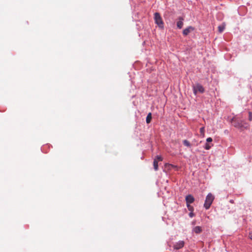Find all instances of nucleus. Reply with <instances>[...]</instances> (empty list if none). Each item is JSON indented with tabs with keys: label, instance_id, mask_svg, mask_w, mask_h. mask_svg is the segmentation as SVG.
<instances>
[{
	"label": "nucleus",
	"instance_id": "2eb2a0df",
	"mask_svg": "<svg viewBox=\"0 0 252 252\" xmlns=\"http://www.w3.org/2000/svg\"><path fill=\"white\" fill-rule=\"evenodd\" d=\"M187 208H188V210L190 212H193V211L194 209H193V206H191L190 204H187Z\"/></svg>",
	"mask_w": 252,
	"mask_h": 252
},
{
	"label": "nucleus",
	"instance_id": "6e6552de",
	"mask_svg": "<svg viewBox=\"0 0 252 252\" xmlns=\"http://www.w3.org/2000/svg\"><path fill=\"white\" fill-rule=\"evenodd\" d=\"M192 231L196 234H199L202 232V228L200 226H195L193 228Z\"/></svg>",
	"mask_w": 252,
	"mask_h": 252
},
{
	"label": "nucleus",
	"instance_id": "7ed1b4c3",
	"mask_svg": "<svg viewBox=\"0 0 252 252\" xmlns=\"http://www.w3.org/2000/svg\"><path fill=\"white\" fill-rule=\"evenodd\" d=\"M193 93L195 94H196L199 92L200 93H203L204 92V88L203 87L199 84H197L193 86Z\"/></svg>",
	"mask_w": 252,
	"mask_h": 252
},
{
	"label": "nucleus",
	"instance_id": "423d86ee",
	"mask_svg": "<svg viewBox=\"0 0 252 252\" xmlns=\"http://www.w3.org/2000/svg\"><path fill=\"white\" fill-rule=\"evenodd\" d=\"M184 244L185 243L183 241H179L174 245V248L176 250H179L182 248L184 247Z\"/></svg>",
	"mask_w": 252,
	"mask_h": 252
},
{
	"label": "nucleus",
	"instance_id": "aec40b11",
	"mask_svg": "<svg viewBox=\"0 0 252 252\" xmlns=\"http://www.w3.org/2000/svg\"><path fill=\"white\" fill-rule=\"evenodd\" d=\"M194 216V213L193 212H190L189 214V216L191 218L193 217Z\"/></svg>",
	"mask_w": 252,
	"mask_h": 252
},
{
	"label": "nucleus",
	"instance_id": "f3484780",
	"mask_svg": "<svg viewBox=\"0 0 252 252\" xmlns=\"http://www.w3.org/2000/svg\"><path fill=\"white\" fill-rule=\"evenodd\" d=\"M249 120L250 121H252V112L251 111L249 112Z\"/></svg>",
	"mask_w": 252,
	"mask_h": 252
},
{
	"label": "nucleus",
	"instance_id": "9d476101",
	"mask_svg": "<svg viewBox=\"0 0 252 252\" xmlns=\"http://www.w3.org/2000/svg\"><path fill=\"white\" fill-rule=\"evenodd\" d=\"M153 165L154 169L156 171H157L158 170V161L157 160V159H154L153 162Z\"/></svg>",
	"mask_w": 252,
	"mask_h": 252
},
{
	"label": "nucleus",
	"instance_id": "f03ea898",
	"mask_svg": "<svg viewBox=\"0 0 252 252\" xmlns=\"http://www.w3.org/2000/svg\"><path fill=\"white\" fill-rule=\"evenodd\" d=\"M154 19L156 24H157L160 28H163V22L159 13L156 12L154 14Z\"/></svg>",
	"mask_w": 252,
	"mask_h": 252
},
{
	"label": "nucleus",
	"instance_id": "f257e3e1",
	"mask_svg": "<svg viewBox=\"0 0 252 252\" xmlns=\"http://www.w3.org/2000/svg\"><path fill=\"white\" fill-rule=\"evenodd\" d=\"M214 199V196L212 195V194L209 193L206 197L204 207L206 209H208L210 207V206L211 205Z\"/></svg>",
	"mask_w": 252,
	"mask_h": 252
},
{
	"label": "nucleus",
	"instance_id": "ddd939ff",
	"mask_svg": "<svg viewBox=\"0 0 252 252\" xmlns=\"http://www.w3.org/2000/svg\"><path fill=\"white\" fill-rule=\"evenodd\" d=\"M224 25H220L218 27V30L220 32H221L223 31L224 29Z\"/></svg>",
	"mask_w": 252,
	"mask_h": 252
},
{
	"label": "nucleus",
	"instance_id": "20e7f679",
	"mask_svg": "<svg viewBox=\"0 0 252 252\" xmlns=\"http://www.w3.org/2000/svg\"><path fill=\"white\" fill-rule=\"evenodd\" d=\"M186 201L187 204H190V203H192L194 201V198L193 196L191 194H189L186 196Z\"/></svg>",
	"mask_w": 252,
	"mask_h": 252
},
{
	"label": "nucleus",
	"instance_id": "f8f14e48",
	"mask_svg": "<svg viewBox=\"0 0 252 252\" xmlns=\"http://www.w3.org/2000/svg\"><path fill=\"white\" fill-rule=\"evenodd\" d=\"M183 144L185 146L190 147L191 146V145L189 141L187 140H184L183 141Z\"/></svg>",
	"mask_w": 252,
	"mask_h": 252
},
{
	"label": "nucleus",
	"instance_id": "39448f33",
	"mask_svg": "<svg viewBox=\"0 0 252 252\" xmlns=\"http://www.w3.org/2000/svg\"><path fill=\"white\" fill-rule=\"evenodd\" d=\"M194 30V28L192 26H189L184 30L183 34L184 35L186 36L189 34V32Z\"/></svg>",
	"mask_w": 252,
	"mask_h": 252
},
{
	"label": "nucleus",
	"instance_id": "0eeeda50",
	"mask_svg": "<svg viewBox=\"0 0 252 252\" xmlns=\"http://www.w3.org/2000/svg\"><path fill=\"white\" fill-rule=\"evenodd\" d=\"M184 18L182 17L179 18V21L177 22V26L179 29H181L183 26Z\"/></svg>",
	"mask_w": 252,
	"mask_h": 252
},
{
	"label": "nucleus",
	"instance_id": "1a4fd4ad",
	"mask_svg": "<svg viewBox=\"0 0 252 252\" xmlns=\"http://www.w3.org/2000/svg\"><path fill=\"white\" fill-rule=\"evenodd\" d=\"M233 125L236 127H238V128H241L243 126V125L242 124V123H240L239 122H236V121H233Z\"/></svg>",
	"mask_w": 252,
	"mask_h": 252
},
{
	"label": "nucleus",
	"instance_id": "4be33fe9",
	"mask_svg": "<svg viewBox=\"0 0 252 252\" xmlns=\"http://www.w3.org/2000/svg\"><path fill=\"white\" fill-rule=\"evenodd\" d=\"M168 166H171V167H176L175 166H174L173 165L171 164H168Z\"/></svg>",
	"mask_w": 252,
	"mask_h": 252
},
{
	"label": "nucleus",
	"instance_id": "a211bd4d",
	"mask_svg": "<svg viewBox=\"0 0 252 252\" xmlns=\"http://www.w3.org/2000/svg\"><path fill=\"white\" fill-rule=\"evenodd\" d=\"M211 145H210L208 143H206V145H205V149H206V150H209L211 148Z\"/></svg>",
	"mask_w": 252,
	"mask_h": 252
},
{
	"label": "nucleus",
	"instance_id": "6ab92c4d",
	"mask_svg": "<svg viewBox=\"0 0 252 252\" xmlns=\"http://www.w3.org/2000/svg\"><path fill=\"white\" fill-rule=\"evenodd\" d=\"M206 141L207 142H211L212 141V138L211 137H208L207 138Z\"/></svg>",
	"mask_w": 252,
	"mask_h": 252
},
{
	"label": "nucleus",
	"instance_id": "412c9836",
	"mask_svg": "<svg viewBox=\"0 0 252 252\" xmlns=\"http://www.w3.org/2000/svg\"><path fill=\"white\" fill-rule=\"evenodd\" d=\"M249 237L252 240V230L249 233Z\"/></svg>",
	"mask_w": 252,
	"mask_h": 252
},
{
	"label": "nucleus",
	"instance_id": "dca6fc26",
	"mask_svg": "<svg viewBox=\"0 0 252 252\" xmlns=\"http://www.w3.org/2000/svg\"><path fill=\"white\" fill-rule=\"evenodd\" d=\"M155 159H157L158 161H162L163 160V158L160 156H156Z\"/></svg>",
	"mask_w": 252,
	"mask_h": 252
},
{
	"label": "nucleus",
	"instance_id": "9b49d317",
	"mask_svg": "<svg viewBox=\"0 0 252 252\" xmlns=\"http://www.w3.org/2000/svg\"><path fill=\"white\" fill-rule=\"evenodd\" d=\"M151 119H152V113H149L146 117V123L147 124H149L151 121Z\"/></svg>",
	"mask_w": 252,
	"mask_h": 252
},
{
	"label": "nucleus",
	"instance_id": "4468645a",
	"mask_svg": "<svg viewBox=\"0 0 252 252\" xmlns=\"http://www.w3.org/2000/svg\"><path fill=\"white\" fill-rule=\"evenodd\" d=\"M200 134L202 135V137H204V136H205V128H204V127H202L200 128Z\"/></svg>",
	"mask_w": 252,
	"mask_h": 252
}]
</instances>
